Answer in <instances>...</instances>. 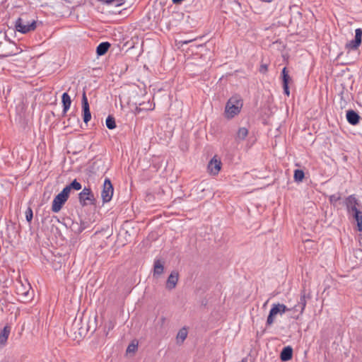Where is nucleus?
<instances>
[{"label": "nucleus", "mask_w": 362, "mask_h": 362, "mask_svg": "<svg viewBox=\"0 0 362 362\" xmlns=\"http://www.w3.org/2000/svg\"><path fill=\"white\" fill-rule=\"evenodd\" d=\"M243 107V100L239 96H233L227 102L225 114L227 118H233L238 115Z\"/></svg>", "instance_id": "obj_1"}, {"label": "nucleus", "mask_w": 362, "mask_h": 362, "mask_svg": "<svg viewBox=\"0 0 362 362\" xmlns=\"http://www.w3.org/2000/svg\"><path fill=\"white\" fill-rule=\"evenodd\" d=\"M16 292L19 297L18 300L22 303H28L33 299V291L31 290V286L28 283L27 285H24L22 282H18L16 287Z\"/></svg>", "instance_id": "obj_2"}, {"label": "nucleus", "mask_w": 362, "mask_h": 362, "mask_svg": "<svg viewBox=\"0 0 362 362\" xmlns=\"http://www.w3.org/2000/svg\"><path fill=\"white\" fill-rule=\"evenodd\" d=\"M78 202L81 206L88 205H96L97 200L94 194L90 187H84L78 194Z\"/></svg>", "instance_id": "obj_3"}, {"label": "nucleus", "mask_w": 362, "mask_h": 362, "mask_svg": "<svg viewBox=\"0 0 362 362\" xmlns=\"http://www.w3.org/2000/svg\"><path fill=\"white\" fill-rule=\"evenodd\" d=\"M23 23L24 18L20 17L16 20L15 23V29L16 31L20 32L23 34H25L29 32L35 30L37 28L36 21L33 20L31 21L30 24H26V25H25Z\"/></svg>", "instance_id": "obj_4"}, {"label": "nucleus", "mask_w": 362, "mask_h": 362, "mask_svg": "<svg viewBox=\"0 0 362 362\" xmlns=\"http://www.w3.org/2000/svg\"><path fill=\"white\" fill-rule=\"evenodd\" d=\"M88 321L84 318L77 319L75 318L73 324L72 329L75 333H78L79 336H85L89 330Z\"/></svg>", "instance_id": "obj_5"}, {"label": "nucleus", "mask_w": 362, "mask_h": 362, "mask_svg": "<svg viewBox=\"0 0 362 362\" xmlns=\"http://www.w3.org/2000/svg\"><path fill=\"white\" fill-rule=\"evenodd\" d=\"M113 192L114 188L109 178H105L101 192L103 202H109L112 199Z\"/></svg>", "instance_id": "obj_6"}, {"label": "nucleus", "mask_w": 362, "mask_h": 362, "mask_svg": "<svg viewBox=\"0 0 362 362\" xmlns=\"http://www.w3.org/2000/svg\"><path fill=\"white\" fill-rule=\"evenodd\" d=\"M18 48L16 44L10 40H6L0 47V54L4 57L14 55L17 53Z\"/></svg>", "instance_id": "obj_7"}, {"label": "nucleus", "mask_w": 362, "mask_h": 362, "mask_svg": "<svg viewBox=\"0 0 362 362\" xmlns=\"http://www.w3.org/2000/svg\"><path fill=\"white\" fill-rule=\"evenodd\" d=\"M82 112H83V122L87 124L91 119V113L90 111V106L86 96V91L83 90L82 95Z\"/></svg>", "instance_id": "obj_8"}, {"label": "nucleus", "mask_w": 362, "mask_h": 362, "mask_svg": "<svg viewBox=\"0 0 362 362\" xmlns=\"http://www.w3.org/2000/svg\"><path fill=\"white\" fill-rule=\"evenodd\" d=\"M344 205L346 207L347 211L351 212L354 209L361 208V204L356 199L354 194L347 197L344 200Z\"/></svg>", "instance_id": "obj_9"}, {"label": "nucleus", "mask_w": 362, "mask_h": 362, "mask_svg": "<svg viewBox=\"0 0 362 362\" xmlns=\"http://www.w3.org/2000/svg\"><path fill=\"white\" fill-rule=\"evenodd\" d=\"M362 29L357 28L355 30V37L346 45V49H356L361 44Z\"/></svg>", "instance_id": "obj_10"}, {"label": "nucleus", "mask_w": 362, "mask_h": 362, "mask_svg": "<svg viewBox=\"0 0 362 362\" xmlns=\"http://www.w3.org/2000/svg\"><path fill=\"white\" fill-rule=\"evenodd\" d=\"M305 306H306L305 291V290H303L301 291L300 300L298 303V305H296L293 308H292V310H293V311H297L300 309V313L297 315L293 316V317L298 320L299 318V316L303 314Z\"/></svg>", "instance_id": "obj_11"}, {"label": "nucleus", "mask_w": 362, "mask_h": 362, "mask_svg": "<svg viewBox=\"0 0 362 362\" xmlns=\"http://www.w3.org/2000/svg\"><path fill=\"white\" fill-rule=\"evenodd\" d=\"M66 201L67 199L59 193L52 202V211L54 213L59 212Z\"/></svg>", "instance_id": "obj_12"}, {"label": "nucleus", "mask_w": 362, "mask_h": 362, "mask_svg": "<svg viewBox=\"0 0 362 362\" xmlns=\"http://www.w3.org/2000/svg\"><path fill=\"white\" fill-rule=\"evenodd\" d=\"M179 280V273L177 271H173L168 277L165 287L168 290L175 288Z\"/></svg>", "instance_id": "obj_13"}, {"label": "nucleus", "mask_w": 362, "mask_h": 362, "mask_svg": "<svg viewBox=\"0 0 362 362\" xmlns=\"http://www.w3.org/2000/svg\"><path fill=\"white\" fill-rule=\"evenodd\" d=\"M221 162L214 156L209 163L207 168L211 174L217 175L221 170Z\"/></svg>", "instance_id": "obj_14"}, {"label": "nucleus", "mask_w": 362, "mask_h": 362, "mask_svg": "<svg viewBox=\"0 0 362 362\" xmlns=\"http://www.w3.org/2000/svg\"><path fill=\"white\" fill-rule=\"evenodd\" d=\"M279 304H274L269 311V315L267 319L266 325L270 327L274 322L275 316L278 314L280 315V309Z\"/></svg>", "instance_id": "obj_15"}, {"label": "nucleus", "mask_w": 362, "mask_h": 362, "mask_svg": "<svg viewBox=\"0 0 362 362\" xmlns=\"http://www.w3.org/2000/svg\"><path fill=\"white\" fill-rule=\"evenodd\" d=\"M346 117L348 122L351 125H356L359 123L361 117L356 111L349 110L346 111Z\"/></svg>", "instance_id": "obj_16"}, {"label": "nucleus", "mask_w": 362, "mask_h": 362, "mask_svg": "<svg viewBox=\"0 0 362 362\" xmlns=\"http://www.w3.org/2000/svg\"><path fill=\"white\" fill-rule=\"evenodd\" d=\"M164 272V262L160 259L154 260L153 263V276L158 277Z\"/></svg>", "instance_id": "obj_17"}, {"label": "nucleus", "mask_w": 362, "mask_h": 362, "mask_svg": "<svg viewBox=\"0 0 362 362\" xmlns=\"http://www.w3.org/2000/svg\"><path fill=\"white\" fill-rule=\"evenodd\" d=\"M293 357V349L288 346L283 348L280 353V358L282 361H288Z\"/></svg>", "instance_id": "obj_18"}, {"label": "nucleus", "mask_w": 362, "mask_h": 362, "mask_svg": "<svg viewBox=\"0 0 362 362\" xmlns=\"http://www.w3.org/2000/svg\"><path fill=\"white\" fill-rule=\"evenodd\" d=\"M62 103L63 105V115H65L70 108L71 100L67 93H64L62 95Z\"/></svg>", "instance_id": "obj_19"}, {"label": "nucleus", "mask_w": 362, "mask_h": 362, "mask_svg": "<svg viewBox=\"0 0 362 362\" xmlns=\"http://www.w3.org/2000/svg\"><path fill=\"white\" fill-rule=\"evenodd\" d=\"M110 47V43L108 42H103L100 43L96 48V53L98 56H103L107 53Z\"/></svg>", "instance_id": "obj_20"}, {"label": "nucleus", "mask_w": 362, "mask_h": 362, "mask_svg": "<svg viewBox=\"0 0 362 362\" xmlns=\"http://www.w3.org/2000/svg\"><path fill=\"white\" fill-rule=\"evenodd\" d=\"M11 332V327L5 326L0 333V344L5 345Z\"/></svg>", "instance_id": "obj_21"}, {"label": "nucleus", "mask_w": 362, "mask_h": 362, "mask_svg": "<svg viewBox=\"0 0 362 362\" xmlns=\"http://www.w3.org/2000/svg\"><path fill=\"white\" fill-rule=\"evenodd\" d=\"M187 337V330L185 327L180 329L177 334V344H182Z\"/></svg>", "instance_id": "obj_22"}, {"label": "nucleus", "mask_w": 362, "mask_h": 362, "mask_svg": "<svg viewBox=\"0 0 362 362\" xmlns=\"http://www.w3.org/2000/svg\"><path fill=\"white\" fill-rule=\"evenodd\" d=\"M352 217L356 220V221H362V211L361 208L354 209L351 212H348Z\"/></svg>", "instance_id": "obj_23"}, {"label": "nucleus", "mask_w": 362, "mask_h": 362, "mask_svg": "<svg viewBox=\"0 0 362 362\" xmlns=\"http://www.w3.org/2000/svg\"><path fill=\"white\" fill-rule=\"evenodd\" d=\"M281 77L283 85H288L289 81L291 80V78L288 74V71L287 70L286 67H284L283 69L281 72Z\"/></svg>", "instance_id": "obj_24"}, {"label": "nucleus", "mask_w": 362, "mask_h": 362, "mask_svg": "<svg viewBox=\"0 0 362 362\" xmlns=\"http://www.w3.org/2000/svg\"><path fill=\"white\" fill-rule=\"evenodd\" d=\"M105 124H106V127L109 129H114L115 128H116L115 119L112 115L107 116V117L106 118Z\"/></svg>", "instance_id": "obj_25"}, {"label": "nucleus", "mask_w": 362, "mask_h": 362, "mask_svg": "<svg viewBox=\"0 0 362 362\" xmlns=\"http://www.w3.org/2000/svg\"><path fill=\"white\" fill-rule=\"evenodd\" d=\"M138 349V342L136 340H133L127 346L126 353L129 354H134Z\"/></svg>", "instance_id": "obj_26"}, {"label": "nucleus", "mask_w": 362, "mask_h": 362, "mask_svg": "<svg viewBox=\"0 0 362 362\" xmlns=\"http://www.w3.org/2000/svg\"><path fill=\"white\" fill-rule=\"evenodd\" d=\"M305 177V173L302 170L296 169L294 171L293 178L297 182H302Z\"/></svg>", "instance_id": "obj_27"}, {"label": "nucleus", "mask_w": 362, "mask_h": 362, "mask_svg": "<svg viewBox=\"0 0 362 362\" xmlns=\"http://www.w3.org/2000/svg\"><path fill=\"white\" fill-rule=\"evenodd\" d=\"M68 124L67 126H74L76 123V124H78L80 122L79 118L76 116L75 113H71L69 115V117L67 120Z\"/></svg>", "instance_id": "obj_28"}, {"label": "nucleus", "mask_w": 362, "mask_h": 362, "mask_svg": "<svg viewBox=\"0 0 362 362\" xmlns=\"http://www.w3.org/2000/svg\"><path fill=\"white\" fill-rule=\"evenodd\" d=\"M248 134V130L245 127H240L237 132V139L244 140Z\"/></svg>", "instance_id": "obj_29"}, {"label": "nucleus", "mask_w": 362, "mask_h": 362, "mask_svg": "<svg viewBox=\"0 0 362 362\" xmlns=\"http://www.w3.org/2000/svg\"><path fill=\"white\" fill-rule=\"evenodd\" d=\"M99 1L103 2L105 4L114 5L115 6H122L124 3V0H99Z\"/></svg>", "instance_id": "obj_30"}, {"label": "nucleus", "mask_w": 362, "mask_h": 362, "mask_svg": "<svg viewBox=\"0 0 362 362\" xmlns=\"http://www.w3.org/2000/svg\"><path fill=\"white\" fill-rule=\"evenodd\" d=\"M69 186L70 187L71 189H74V190H76V191H78V190L81 189V188H82V186H81V183L78 182L76 179H74L69 185Z\"/></svg>", "instance_id": "obj_31"}, {"label": "nucleus", "mask_w": 362, "mask_h": 362, "mask_svg": "<svg viewBox=\"0 0 362 362\" xmlns=\"http://www.w3.org/2000/svg\"><path fill=\"white\" fill-rule=\"evenodd\" d=\"M55 220L57 222H59V220L58 218L55 216H50L49 213L48 214L42 218V222L46 223L47 221L52 223L53 221Z\"/></svg>", "instance_id": "obj_32"}, {"label": "nucleus", "mask_w": 362, "mask_h": 362, "mask_svg": "<svg viewBox=\"0 0 362 362\" xmlns=\"http://www.w3.org/2000/svg\"><path fill=\"white\" fill-rule=\"evenodd\" d=\"M88 227L87 222H85L81 220L80 226H78V228L74 230V232L76 233H82L86 228Z\"/></svg>", "instance_id": "obj_33"}, {"label": "nucleus", "mask_w": 362, "mask_h": 362, "mask_svg": "<svg viewBox=\"0 0 362 362\" xmlns=\"http://www.w3.org/2000/svg\"><path fill=\"white\" fill-rule=\"evenodd\" d=\"M341 194L337 193L332 195H330L329 197V202L331 204H335L337 202L339 201L341 199Z\"/></svg>", "instance_id": "obj_34"}, {"label": "nucleus", "mask_w": 362, "mask_h": 362, "mask_svg": "<svg viewBox=\"0 0 362 362\" xmlns=\"http://www.w3.org/2000/svg\"><path fill=\"white\" fill-rule=\"evenodd\" d=\"M71 189L70 188V187L68 185H66L63 189L62 191L59 193L60 194H62V196L66 198V199H68L69 197V194L71 192Z\"/></svg>", "instance_id": "obj_35"}, {"label": "nucleus", "mask_w": 362, "mask_h": 362, "mask_svg": "<svg viewBox=\"0 0 362 362\" xmlns=\"http://www.w3.org/2000/svg\"><path fill=\"white\" fill-rule=\"evenodd\" d=\"M33 218V210L30 207H28L27 209V210L25 211V218L28 222L30 223L32 221Z\"/></svg>", "instance_id": "obj_36"}, {"label": "nucleus", "mask_w": 362, "mask_h": 362, "mask_svg": "<svg viewBox=\"0 0 362 362\" xmlns=\"http://www.w3.org/2000/svg\"><path fill=\"white\" fill-rule=\"evenodd\" d=\"M280 309V315L284 314L286 311H293L292 308H288L284 304L278 303Z\"/></svg>", "instance_id": "obj_37"}, {"label": "nucleus", "mask_w": 362, "mask_h": 362, "mask_svg": "<svg viewBox=\"0 0 362 362\" xmlns=\"http://www.w3.org/2000/svg\"><path fill=\"white\" fill-rule=\"evenodd\" d=\"M8 38V31L5 32L4 33L0 32V47H1L2 44L4 43L2 42V40H4L6 41Z\"/></svg>", "instance_id": "obj_38"}, {"label": "nucleus", "mask_w": 362, "mask_h": 362, "mask_svg": "<svg viewBox=\"0 0 362 362\" xmlns=\"http://www.w3.org/2000/svg\"><path fill=\"white\" fill-rule=\"evenodd\" d=\"M268 70L267 64H262L259 67V72L262 74H265Z\"/></svg>", "instance_id": "obj_39"}, {"label": "nucleus", "mask_w": 362, "mask_h": 362, "mask_svg": "<svg viewBox=\"0 0 362 362\" xmlns=\"http://www.w3.org/2000/svg\"><path fill=\"white\" fill-rule=\"evenodd\" d=\"M283 88L284 93L288 96L290 94L288 85H283Z\"/></svg>", "instance_id": "obj_40"}, {"label": "nucleus", "mask_w": 362, "mask_h": 362, "mask_svg": "<svg viewBox=\"0 0 362 362\" xmlns=\"http://www.w3.org/2000/svg\"><path fill=\"white\" fill-rule=\"evenodd\" d=\"M357 223V230L358 231H362V220L356 221Z\"/></svg>", "instance_id": "obj_41"}, {"label": "nucleus", "mask_w": 362, "mask_h": 362, "mask_svg": "<svg viewBox=\"0 0 362 362\" xmlns=\"http://www.w3.org/2000/svg\"><path fill=\"white\" fill-rule=\"evenodd\" d=\"M78 226H80L78 223H72V230L74 231L75 229L78 228Z\"/></svg>", "instance_id": "obj_42"}, {"label": "nucleus", "mask_w": 362, "mask_h": 362, "mask_svg": "<svg viewBox=\"0 0 362 362\" xmlns=\"http://www.w3.org/2000/svg\"><path fill=\"white\" fill-rule=\"evenodd\" d=\"M30 23H31V22H29L28 21H27V20H25V19L24 18V23H23V24H24L25 25H26V24H30Z\"/></svg>", "instance_id": "obj_43"}, {"label": "nucleus", "mask_w": 362, "mask_h": 362, "mask_svg": "<svg viewBox=\"0 0 362 362\" xmlns=\"http://www.w3.org/2000/svg\"><path fill=\"white\" fill-rule=\"evenodd\" d=\"M192 40H187V41H184L183 44H187L188 42H192Z\"/></svg>", "instance_id": "obj_44"}, {"label": "nucleus", "mask_w": 362, "mask_h": 362, "mask_svg": "<svg viewBox=\"0 0 362 362\" xmlns=\"http://www.w3.org/2000/svg\"><path fill=\"white\" fill-rule=\"evenodd\" d=\"M165 317H162V318H161L162 322H164V321H165Z\"/></svg>", "instance_id": "obj_45"}, {"label": "nucleus", "mask_w": 362, "mask_h": 362, "mask_svg": "<svg viewBox=\"0 0 362 362\" xmlns=\"http://www.w3.org/2000/svg\"><path fill=\"white\" fill-rule=\"evenodd\" d=\"M342 54H343V53H340V54L338 55V58H339Z\"/></svg>", "instance_id": "obj_46"}, {"label": "nucleus", "mask_w": 362, "mask_h": 362, "mask_svg": "<svg viewBox=\"0 0 362 362\" xmlns=\"http://www.w3.org/2000/svg\"><path fill=\"white\" fill-rule=\"evenodd\" d=\"M136 111H138V112H139V111H140V110H141V108L136 107Z\"/></svg>", "instance_id": "obj_47"}]
</instances>
